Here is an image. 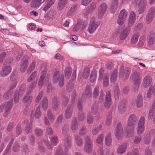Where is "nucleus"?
I'll list each match as a JSON object with an SVG mask.
<instances>
[{"label": "nucleus", "mask_w": 155, "mask_h": 155, "mask_svg": "<svg viewBox=\"0 0 155 155\" xmlns=\"http://www.w3.org/2000/svg\"><path fill=\"white\" fill-rule=\"evenodd\" d=\"M60 102L59 98L56 97H54L52 100V109L55 111H57L59 109Z\"/></svg>", "instance_id": "nucleus-12"}, {"label": "nucleus", "mask_w": 155, "mask_h": 155, "mask_svg": "<svg viewBox=\"0 0 155 155\" xmlns=\"http://www.w3.org/2000/svg\"><path fill=\"white\" fill-rule=\"evenodd\" d=\"M155 32L153 31H151L148 38V43L149 45H152L154 41Z\"/></svg>", "instance_id": "nucleus-22"}, {"label": "nucleus", "mask_w": 155, "mask_h": 155, "mask_svg": "<svg viewBox=\"0 0 155 155\" xmlns=\"http://www.w3.org/2000/svg\"><path fill=\"white\" fill-rule=\"evenodd\" d=\"M127 15V12L125 9H123L120 12L119 16L120 18L126 20V18Z\"/></svg>", "instance_id": "nucleus-56"}, {"label": "nucleus", "mask_w": 155, "mask_h": 155, "mask_svg": "<svg viewBox=\"0 0 155 155\" xmlns=\"http://www.w3.org/2000/svg\"><path fill=\"white\" fill-rule=\"evenodd\" d=\"M87 131V128L85 126H83L80 129L79 131V134L81 136H83L86 134Z\"/></svg>", "instance_id": "nucleus-43"}, {"label": "nucleus", "mask_w": 155, "mask_h": 155, "mask_svg": "<svg viewBox=\"0 0 155 155\" xmlns=\"http://www.w3.org/2000/svg\"><path fill=\"white\" fill-rule=\"evenodd\" d=\"M107 8V5L105 3H102L99 6L98 8V17L101 18L104 15Z\"/></svg>", "instance_id": "nucleus-8"}, {"label": "nucleus", "mask_w": 155, "mask_h": 155, "mask_svg": "<svg viewBox=\"0 0 155 155\" xmlns=\"http://www.w3.org/2000/svg\"><path fill=\"white\" fill-rule=\"evenodd\" d=\"M144 131V126H138L137 130V133L138 135H140L143 134Z\"/></svg>", "instance_id": "nucleus-63"}, {"label": "nucleus", "mask_w": 155, "mask_h": 155, "mask_svg": "<svg viewBox=\"0 0 155 155\" xmlns=\"http://www.w3.org/2000/svg\"><path fill=\"white\" fill-rule=\"evenodd\" d=\"M152 82V79L149 75H147L144 77L143 80V85L145 87H149Z\"/></svg>", "instance_id": "nucleus-15"}, {"label": "nucleus", "mask_w": 155, "mask_h": 155, "mask_svg": "<svg viewBox=\"0 0 155 155\" xmlns=\"http://www.w3.org/2000/svg\"><path fill=\"white\" fill-rule=\"evenodd\" d=\"M118 70L117 69H115L114 70L112 73L110 78V81L112 83L115 82L117 80V78Z\"/></svg>", "instance_id": "nucleus-29"}, {"label": "nucleus", "mask_w": 155, "mask_h": 155, "mask_svg": "<svg viewBox=\"0 0 155 155\" xmlns=\"http://www.w3.org/2000/svg\"><path fill=\"white\" fill-rule=\"evenodd\" d=\"M20 95L18 91H16L15 93L14 97V101L15 103L16 104L19 102V96Z\"/></svg>", "instance_id": "nucleus-62"}, {"label": "nucleus", "mask_w": 155, "mask_h": 155, "mask_svg": "<svg viewBox=\"0 0 155 155\" xmlns=\"http://www.w3.org/2000/svg\"><path fill=\"white\" fill-rule=\"evenodd\" d=\"M138 118L136 116L133 114H131L129 116L127 120V125L131 127L127 130V131L131 136L132 135L134 132V126L136 124ZM129 137L130 135L129 136Z\"/></svg>", "instance_id": "nucleus-1"}, {"label": "nucleus", "mask_w": 155, "mask_h": 155, "mask_svg": "<svg viewBox=\"0 0 155 155\" xmlns=\"http://www.w3.org/2000/svg\"><path fill=\"white\" fill-rule=\"evenodd\" d=\"M72 139L70 136H68L65 138L64 140V144L65 149H69L72 146Z\"/></svg>", "instance_id": "nucleus-16"}, {"label": "nucleus", "mask_w": 155, "mask_h": 155, "mask_svg": "<svg viewBox=\"0 0 155 155\" xmlns=\"http://www.w3.org/2000/svg\"><path fill=\"white\" fill-rule=\"evenodd\" d=\"M130 73V70L129 68H124L123 65H121L119 70V77L124 80L126 79L129 78Z\"/></svg>", "instance_id": "nucleus-3"}, {"label": "nucleus", "mask_w": 155, "mask_h": 155, "mask_svg": "<svg viewBox=\"0 0 155 155\" xmlns=\"http://www.w3.org/2000/svg\"><path fill=\"white\" fill-rule=\"evenodd\" d=\"M98 111V106L97 104H93L91 107V112L93 115H96Z\"/></svg>", "instance_id": "nucleus-40"}, {"label": "nucleus", "mask_w": 155, "mask_h": 155, "mask_svg": "<svg viewBox=\"0 0 155 155\" xmlns=\"http://www.w3.org/2000/svg\"><path fill=\"white\" fill-rule=\"evenodd\" d=\"M127 148V145L126 143L123 144L119 147L117 150V153L119 154H122L124 153L126 150Z\"/></svg>", "instance_id": "nucleus-27"}, {"label": "nucleus", "mask_w": 155, "mask_h": 155, "mask_svg": "<svg viewBox=\"0 0 155 155\" xmlns=\"http://www.w3.org/2000/svg\"><path fill=\"white\" fill-rule=\"evenodd\" d=\"M36 63L35 61H33L30 64L29 68L27 70V72L28 74L30 73L35 68Z\"/></svg>", "instance_id": "nucleus-53"}, {"label": "nucleus", "mask_w": 155, "mask_h": 155, "mask_svg": "<svg viewBox=\"0 0 155 155\" xmlns=\"http://www.w3.org/2000/svg\"><path fill=\"white\" fill-rule=\"evenodd\" d=\"M96 7V3L92 2L87 7L86 12L87 14H91L93 13Z\"/></svg>", "instance_id": "nucleus-18"}, {"label": "nucleus", "mask_w": 155, "mask_h": 155, "mask_svg": "<svg viewBox=\"0 0 155 155\" xmlns=\"http://www.w3.org/2000/svg\"><path fill=\"white\" fill-rule=\"evenodd\" d=\"M112 120V115L111 114H109L107 115L106 120V124L109 126L111 124Z\"/></svg>", "instance_id": "nucleus-60"}, {"label": "nucleus", "mask_w": 155, "mask_h": 155, "mask_svg": "<svg viewBox=\"0 0 155 155\" xmlns=\"http://www.w3.org/2000/svg\"><path fill=\"white\" fill-rule=\"evenodd\" d=\"M104 139V135L103 134H101L97 137L96 140V142L99 144H101L103 143Z\"/></svg>", "instance_id": "nucleus-54"}, {"label": "nucleus", "mask_w": 155, "mask_h": 155, "mask_svg": "<svg viewBox=\"0 0 155 155\" xmlns=\"http://www.w3.org/2000/svg\"><path fill=\"white\" fill-rule=\"evenodd\" d=\"M12 61V59L11 58H8L4 62V65H8L4 66L2 68V70L1 71L0 74L1 76L5 77L9 74L11 72L12 68L9 65Z\"/></svg>", "instance_id": "nucleus-2"}, {"label": "nucleus", "mask_w": 155, "mask_h": 155, "mask_svg": "<svg viewBox=\"0 0 155 155\" xmlns=\"http://www.w3.org/2000/svg\"><path fill=\"white\" fill-rule=\"evenodd\" d=\"M140 75V73L136 71H134L130 77V79L132 81L134 84L137 86V89L141 83Z\"/></svg>", "instance_id": "nucleus-6"}, {"label": "nucleus", "mask_w": 155, "mask_h": 155, "mask_svg": "<svg viewBox=\"0 0 155 155\" xmlns=\"http://www.w3.org/2000/svg\"><path fill=\"white\" fill-rule=\"evenodd\" d=\"M8 52H3L0 54V63H2L3 61L6 56H8Z\"/></svg>", "instance_id": "nucleus-58"}, {"label": "nucleus", "mask_w": 155, "mask_h": 155, "mask_svg": "<svg viewBox=\"0 0 155 155\" xmlns=\"http://www.w3.org/2000/svg\"><path fill=\"white\" fill-rule=\"evenodd\" d=\"M102 128V126L100 125L97 127L94 128L92 130V134L93 135H96L98 133Z\"/></svg>", "instance_id": "nucleus-52"}, {"label": "nucleus", "mask_w": 155, "mask_h": 155, "mask_svg": "<svg viewBox=\"0 0 155 155\" xmlns=\"http://www.w3.org/2000/svg\"><path fill=\"white\" fill-rule=\"evenodd\" d=\"M126 105L123 103H121L118 107V110L119 112L121 114H124L126 110Z\"/></svg>", "instance_id": "nucleus-38"}, {"label": "nucleus", "mask_w": 155, "mask_h": 155, "mask_svg": "<svg viewBox=\"0 0 155 155\" xmlns=\"http://www.w3.org/2000/svg\"><path fill=\"white\" fill-rule=\"evenodd\" d=\"M56 0H50V1L45 5L43 8V10L46 11L50 8L51 6L52 5L55 3Z\"/></svg>", "instance_id": "nucleus-42"}, {"label": "nucleus", "mask_w": 155, "mask_h": 155, "mask_svg": "<svg viewBox=\"0 0 155 155\" xmlns=\"http://www.w3.org/2000/svg\"><path fill=\"white\" fill-rule=\"evenodd\" d=\"M90 72V70L88 69H85L82 74L83 77L85 79L87 78L89 76Z\"/></svg>", "instance_id": "nucleus-61"}, {"label": "nucleus", "mask_w": 155, "mask_h": 155, "mask_svg": "<svg viewBox=\"0 0 155 155\" xmlns=\"http://www.w3.org/2000/svg\"><path fill=\"white\" fill-rule=\"evenodd\" d=\"M143 101L142 96L141 94H139L137 97L136 102V106L140 107L143 105Z\"/></svg>", "instance_id": "nucleus-28"}, {"label": "nucleus", "mask_w": 155, "mask_h": 155, "mask_svg": "<svg viewBox=\"0 0 155 155\" xmlns=\"http://www.w3.org/2000/svg\"><path fill=\"white\" fill-rule=\"evenodd\" d=\"M72 69L70 67H67L66 68L64 71L65 77L67 78H69L71 76Z\"/></svg>", "instance_id": "nucleus-45"}, {"label": "nucleus", "mask_w": 155, "mask_h": 155, "mask_svg": "<svg viewBox=\"0 0 155 155\" xmlns=\"http://www.w3.org/2000/svg\"><path fill=\"white\" fill-rule=\"evenodd\" d=\"M69 100V98L68 97L66 96H63L62 97V100L61 103L62 105L64 107L66 106Z\"/></svg>", "instance_id": "nucleus-49"}, {"label": "nucleus", "mask_w": 155, "mask_h": 155, "mask_svg": "<svg viewBox=\"0 0 155 155\" xmlns=\"http://www.w3.org/2000/svg\"><path fill=\"white\" fill-rule=\"evenodd\" d=\"M69 129V125L68 124H64L62 127V134L63 135L66 134L68 133Z\"/></svg>", "instance_id": "nucleus-47"}, {"label": "nucleus", "mask_w": 155, "mask_h": 155, "mask_svg": "<svg viewBox=\"0 0 155 155\" xmlns=\"http://www.w3.org/2000/svg\"><path fill=\"white\" fill-rule=\"evenodd\" d=\"M118 2V0H113L110 9V11L113 13H114L117 9Z\"/></svg>", "instance_id": "nucleus-25"}, {"label": "nucleus", "mask_w": 155, "mask_h": 155, "mask_svg": "<svg viewBox=\"0 0 155 155\" xmlns=\"http://www.w3.org/2000/svg\"><path fill=\"white\" fill-rule=\"evenodd\" d=\"M74 106V105L72 104L69 105L67 107L64 114V117L66 119H69L71 117Z\"/></svg>", "instance_id": "nucleus-10"}, {"label": "nucleus", "mask_w": 155, "mask_h": 155, "mask_svg": "<svg viewBox=\"0 0 155 155\" xmlns=\"http://www.w3.org/2000/svg\"><path fill=\"white\" fill-rule=\"evenodd\" d=\"M98 152L101 155H109V153L107 150H104L102 147H99L98 149Z\"/></svg>", "instance_id": "nucleus-50"}, {"label": "nucleus", "mask_w": 155, "mask_h": 155, "mask_svg": "<svg viewBox=\"0 0 155 155\" xmlns=\"http://www.w3.org/2000/svg\"><path fill=\"white\" fill-rule=\"evenodd\" d=\"M139 36V34L138 33L134 34L132 38H131V43L133 44L136 43L138 41Z\"/></svg>", "instance_id": "nucleus-51"}, {"label": "nucleus", "mask_w": 155, "mask_h": 155, "mask_svg": "<svg viewBox=\"0 0 155 155\" xmlns=\"http://www.w3.org/2000/svg\"><path fill=\"white\" fill-rule=\"evenodd\" d=\"M67 3L61 0H59L57 5V9L61 11L63 9Z\"/></svg>", "instance_id": "nucleus-33"}, {"label": "nucleus", "mask_w": 155, "mask_h": 155, "mask_svg": "<svg viewBox=\"0 0 155 155\" xmlns=\"http://www.w3.org/2000/svg\"><path fill=\"white\" fill-rule=\"evenodd\" d=\"M136 14L134 12H131L130 14L129 18L128 19L129 25L131 26L133 25L136 20Z\"/></svg>", "instance_id": "nucleus-19"}, {"label": "nucleus", "mask_w": 155, "mask_h": 155, "mask_svg": "<svg viewBox=\"0 0 155 155\" xmlns=\"http://www.w3.org/2000/svg\"><path fill=\"white\" fill-rule=\"evenodd\" d=\"M114 97L116 99H119L120 94V90L119 87L117 86H115L114 88Z\"/></svg>", "instance_id": "nucleus-36"}, {"label": "nucleus", "mask_w": 155, "mask_h": 155, "mask_svg": "<svg viewBox=\"0 0 155 155\" xmlns=\"http://www.w3.org/2000/svg\"><path fill=\"white\" fill-rule=\"evenodd\" d=\"M130 30V26L126 27L121 33L120 35V38L121 40L125 39L129 35Z\"/></svg>", "instance_id": "nucleus-14"}, {"label": "nucleus", "mask_w": 155, "mask_h": 155, "mask_svg": "<svg viewBox=\"0 0 155 155\" xmlns=\"http://www.w3.org/2000/svg\"><path fill=\"white\" fill-rule=\"evenodd\" d=\"M60 73L58 71L54 72L53 76V80L54 83H56L59 81L60 78Z\"/></svg>", "instance_id": "nucleus-31"}, {"label": "nucleus", "mask_w": 155, "mask_h": 155, "mask_svg": "<svg viewBox=\"0 0 155 155\" xmlns=\"http://www.w3.org/2000/svg\"><path fill=\"white\" fill-rule=\"evenodd\" d=\"M10 140V142L9 143V144L8 146H7V149L6 150V152H8L9 150L10 149L11 145L13 143V142L14 141L13 140V137L12 136H9L8 137H6L5 139V142H7L8 141V140Z\"/></svg>", "instance_id": "nucleus-30"}, {"label": "nucleus", "mask_w": 155, "mask_h": 155, "mask_svg": "<svg viewBox=\"0 0 155 155\" xmlns=\"http://www.w3.org/2000/svg\"><path fill=\"white\" fill-rule=\"evenodd\" d=\"M45 0H33L31 2V6L34 8H38L45 1Z\"/></svg>", "instance_id": "nucleus-20"}, {"label": "nucleus", "mask_w": 155, "mask_h": 155, "mask_svg": "<svg viewBox=\"0 0 155 155\" xmlns=\"http://www.w3.org/2000/svg\"><path fill=\"white\" fill-rule=\"evenodd\" d=\"M51 143L54 146L56 145L58 143V139L57 136H53L50 138Z\"/></svg>", "instance_id": "nucleus-32"}, {"label": "nucleus", "mask_w": 155, "mask_h": 155, "mask_svg": "<svg viewBox=\"0 0 155 155\" xmlns=\"http://www.w3.org/2000/svg\"><path fill=\"white\" fill-rule=\"evenodd\" d=\"M41 116V112L40 111V107L38 106L36 108L35 111H32L31 114V117L33 118L34 117L36 119L40 118Z\"/></svg>", "instance_id": "nucleus-17"}, {"label": "nucleus", "mask_w": 155, "mask_h": 155, "mask_svg": "<svg viewBox=\"0 0 155 155\" xmlns=\"http://www.w3.org/2000/svg\"><path fill=\"white\" fill-rule=\"evenodd\" d=\"M100 25L99 21H96L95 18L93 17L91 18L87 29L88 31L90 34L94 33Z\"/></svg>", "instance_id": "nucleus-4"}, {"label": "nucleus", "mask_w": 155, "mask_h": 155, "mask_svg": "<svg viewBox=\"0 0 155 155\" xmlns=\"http://www.w3.org/2000/svg\"><path fill=\"white\" fill-rule=\"evenodd\" d=\"M77 5L75 4L73 5L67 12V16L70 17L74 15L77 11Z\"/></svg>", "instance_id": "nucleus-23"}, {"label": "nucleus", "mask_w": 155, "mask_h": 155, "mask_svg": "<svg viewBox=\"0 0 155 155\" xmlns=\"http://www.w3.org/2000/svg\"><path fill=\"white\" fill-rule=\"evenodd\" d=\"M71 129L73 132L77 131L78 129V123L76 118L73 119L71 124Z\"/></svg>", "instance_id": "nucleus-24"}, {"label": "nucleus", "mask_w": 155, "mask_h": 155, "mask_svg": "<svg viewBox=\"0 0 155 155\" xmlns=\"http://www.w3.org/2000/svg\"><path fill=\"white\" fill-rule=\"evenodd\" d=\"M56 13L55 12H52L48 13L46 15V17H48L50 20L55 19L56 17Z\"/></svg>", "instance_id": "nucleus-46"}, {"label": "nucleus", "mask_w": 155, "mask_h": 155, "mask_svg": "<svg viewBox=\"0 0 155 155\" xmlns=\"http://www.w3.org/2000/svg\"><path fill=\"white\" fill-rule=\"evenodd\" d=\"M115 135L116 138L118 140H121L123 136V130L122 125L119 123L117 125L115 132Z\"/></svg>", "instance_id": "nucleus-7"}, {"label": "nucleus", "mask_w": 155, "mask_h": 155, "mask_svg": "<svg viewBox=\"0 0 155 155\" xmlns=\"http://www.w3.org/2000/svg\"><path fill=\"white\" fill-rule=\"evenodd\" d=\"M96 78V72L95 70L92 71L90 75V81L91 82H94Z\"/></svg>", "instance_id": "nucleus-48"}, {"label": "nucleus", "mask_w": 155, "mask_h": 155, "mask_svg": "<svg viewBox=\"0 0 155 155\" xmlns=\"http://www.w3.org/2000/svg\"><path fill=\"white\" fill-rule=\"evenodd\" d=\"M12 100L3 104L5 106V111L3 115L4 116L6 117L9 114L12 107Z\"/></svg>", "instance_id": "nucleus-13"}, {"label": "nucleus", "mask_w": 155, "mask_h": 155, "mask_svg": "<svg viewBox=\"0 0 155 155\" xmlns=\"http://www.w3.org/2000/svg\"><path fill=\"white\" fill-rule=\"evenodd\" d=\"M91 89V86L87 85L86 86L85 90V94L87 97L90 98L92 96Z\"/></svg>", "instance_id": "nucleus-34"}, {"label": "nucleus", "mask_w": 155, "mask_h": 155, "mask_svg": "<svg viewBox=\"0 0 155 155\" xmlns=\"http://www.w3.org/2000/svg\"><path fill=\"white\" fill-rule=\"evenodd\" d=\"M42 107L44 110H46L48 107V100L47 98L44 97L42 101Z\"/></svg>", "instance_id": "nucleus-35"}, {"label": "nucleus", "mask_w": 155, "mask_h": 155, "mask_svg": "<svg viewBox=\"0 0 155 155\" xmlns=\"http://www.w3.org/2000/svg\"><path fill=\"white\" fill-rule=\"evenodd\" d=\"M20 70L22 72L25 71L28 66V57L25 56L23 57L21 61Z\"/></svg>", "instance_id": "nucleus-11"}, {"label": "nucleus", "mask_w": 155, "mask_h": 155, "mask_svg": "<svg viewBox=\"0 0 155 155\" xmlns=\"http://www.w3.org/2000/svg\"><path fill=\"white\" fill-rule=\"evenodd\" d=\"M109 84V75L106 74L104 75L103 78V84L104 86L107 87Z\"/></svg>", "instance_id": "nucleus-39"}, {"label": "nucleus", "mask_w": 155, "mask_h": 155, "mask_svg": "<svg viewBox=\"0 0 155 155\" xmlns=\"http://www.w3.org/2000/svg\"><path fill=\"white\" fill-rule=\"evenodd\" d=\"M74 141L77 146L81 147L83 145V139L81 138L78 134H76L74 136Z\"/></svg>", "instance_id": "nucleus-21"}, {"label": "nucleus", "mask_w": 155, "mask_h": 155, "mask_svg": "<svg viewBox=\"0 0 155 155\" xmlns=\"http://www.w3.org/2000/svg\"><path fill=\"white\" fill-rule=\"evenodd\" d=\"M32 100V97L26 95H25L23 98L22 101L23 103H31Z\"/></svg>", "instance_id": "nucleus-37"}, {"label": "nucleus", "mask_w": 155, "mask_h": 155, "mask_svg": "<svg viewBox=\"0 0 155 155\" xmlns=\"http://www.w3.org/2000/svg\"><path fill=\"white\" fill-rule=\"evenodd\" d=\"M85 143L84 147V150L86 153H89L91 152L93 149V142L88 136L85 137Z\"/></svg>", "instance_id": "nucleus-5"}, {"label": "nucleus", "mask_w": 155, "mask_h": 155, "mask_svg": "<svg viewBox=\"0 0 155 155\" xmlns=\"http://www.w3.org/2000/svg\"><path fill=\"white\" fill-rule=\"evenodd\" d=\"M112 139L110 133L107 134L105 137V144L107 146H110L111 144Z\"/></svg>", "instance_id": "nucleus-26"}, {"label": "nucleus", "mask_w": 155, "mask_h": 155, "mask_svg": "<svg viewBox=\"0 0 155 155\" xmlns=\"http://www.w3.org/2000/svg\"><path fill=\"white\" fill-rule=\"evenodd\" d=\"M100 87H97L94 88L93 92V97L94 98L97 97L99 95Z\"/></svg>", "instance_id": "nucleus-55"}, {"label": "nucleus", "mask_w": 155, "mask_h": 155, "mask_svg": "<svg viewBox=\"0 0 155 155\" xmlns=\"http://www.w3.org/2000/svg\"><path fill=\"white\" fill-rule=\"evenodd\" d=\"M12 94L13 92L11 90H9L4 94L3 98L5 100H8L11 97Z\"/></svg>", "instance_id": "nucleus-44"}, {"label": "nucleus", "mask_w": 155, "mask_h": 155, "mask_svg": "<svg viewBox=\"0 0 155 155\" xmlns=\"http://www.w3.org/2000/svg\"><path fill=\"white\" fill-rule=\"evenodd\" d=\"M155 12V7H152L149 10L147 15L154 17Z\"/></svg>", "instance_id": "nucleus-64"}, {"label": "nucleus", "mask_w": 155, "mask_h": 155, "mask_svg": "<svg viewBox=\"0 0 155 155\" xmlns=\"http://www.w3.org/2000/svg\"><path fill=\"white\" fill-rule=\"evenodd\" d=\"M36 85V82L35 81H34L31 83L28 88L27 94H29L32 92Z\"/></svg>", "instance_id": "nucleus-41"}, {"label": "nucleus", "mask_w": 155, "mask_h": 155, "mask_svg": "<svg viewBox=\"0 0 155 155\" xmlns=\"http://www.w3.org/2000/svg\"><path fill=\"white\" fill-rule=\"evenodd\" d=\"M37 74V72L36 71H35L33 72L31 74L30 77L28 79L27 81L28 82L34 80Z\"/></svg>", "instance_id": "nucleus-59"}, {"label": "nucleus", "mask_w": 155, "mask_h": 155, "mask_svg": "<svg viewBox=\"0 0 155 155\" xmlns=\"http://www.w3.org/2000/svg\"><path fill=\"white\" fill-rule=\"evenodd\" d=\"M147 0H140L138 3V12L139 14L143 13L147 7Z\"/></svg>", "instance_id": "nucleus-9"}, {"label": "nucleus", "mask_w": 155, "mask_h": 155, "mask_svg": "<svg viewBox=\"0 0 155 155\" xmlns=\"http://www.w3.org/2000/svg\"><path fill=\"white\" fill-rule=\"evenodd\" d=\"M47 116L50 120H53L55 119V117L52 113L51 110H49L47 112Z\"/></svg>", "instance_id": "nucleus-57"}]
</instances>
